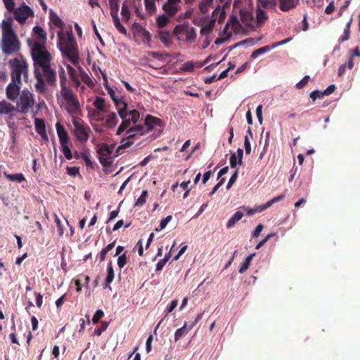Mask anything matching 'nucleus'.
I'll return each instance as SVG.
<instances>
[{"instance_id": "1", "label": "nucleus", "mask_w": 360, "mask_h": 360, "mask_svg": "<svg viewBox=\"0 0 360 360\" xmlns=\"http://www.w3.org/2000/svg\"><path fill=\"white\" fill-rule=\"evenodd\" d=\"M122 122L118 127L117 130V134L120 135L123 133L125 130L126 138L123 139L121 141L122 146L123 148H129L133 144V141L130 139H134L137 135L143 136L151 131L155 126H161L162 120L158 117H154L150 115H148L143 124H135L131 127L132 122L129 118H122Z\"/></svg>"}, {"instance_id": "2", "label": "nucleus", "mask_w": 360, "mask_h": 360, "mask_svg": "<svg viewBox=\"0 0 360 360\" xmlns=\"http://www.w3.org/2000/svg\"><path fill=\"white\" fill-rule=\"evenodd\" d=\"M13 18L11 17L3 20L1 23L2 38L1 47L2 51L6 55L18 52L20 49V42L12 27Z\"/></svg>"}, {"instance_id": "3", "label": "nucleus", "mask_w": 360, "mask_h": 360, "mask_svg": "<svg viewBox=\"0 0 360 360\" xmlns=\"http://www.w3.org/2000/svg\"><path fill=\"white\" fill-rule=\"evenodd\" d=\"M58 46L63 57H66L73 65L79 63V51L72 30L58 32Z\"/></svg>"}, {"instance_id": "4", "label": "nucleus", "mask_w": 360, "mask_h": 360, "mask_svg": "<svg viewBox=\"0 0 360 360\" xmlns=\"http://www.w3.org/2000/svg\"><path fill=\"white\" fill-rule=\"evenodd\" d=\"M27 42L31 46L32 56L35 70H37V67L43 68L51 65V56L46 49L45 45L43 43L31 42L30 40Z\"/></svg>"}, {"instance_id": "5", "label": "nucleus", "mask_w": 360, "mask_h": 360, "mask_svg": "<svg viewBox=\"0 0 360 360\" xmlns=\"http://www.w3.org/2000/svg\"><path fill=\"white\" fill-rule=\"evenodd\" d=\"M11 69V82L21 84V76L23 75L26 79L28 75V65L22 56L20 58H14L9 61Z\"/></svg>"}, {"instance_id": "6", "label": "nucleus", "mask_w": 360, "mask_h": 360, "mask_svg": "<svg viewBox=\"0 0 360 360\" xmlns=\"http://www.w3.org/2000/svg\"><path fill=\"white\" fill-rule=\"evenodd\" d=\"M173 34L176 37L179 41L185 39L186 41L189 43L193 42L197 37L195 29L191 27L188 22L177 25L174 28Z\"/></svg>"}, {"instance_id": "7", "label": "nucleus", "mask_w": 360, "mask_h": 360, "mask_svg": "<svg viewBox=\"0 0 360 360\" xmlns=\"http://www.w3.org/2000/svg\"><path fill=\"white\" fill-rule=\"evenodd\" d=\"M60 95L65 101V110L70 114H75L80 110V104L77 96L74 94L71 89L60 91Z\"/></svg>"}, {"instance_id": "8", "label": "nucleus", "mask_w": 360, "mask_h": 360, "mask_svg": "<svg viewBox=\"0 0 360 360\" xmlns=\"http://www.w3.org/2000/svg\"><path fill=\"white\" fill-rule=\"evenodd\" d=\"M72 124L75 127L74 134L81 142H86L91 131L90 127L80 118L73 117Z\"/></svg>"}, {"instance_id": "9", "label": "nucleus", "mask_w": 360, "mask_h": 360, "mask_svg": "<svg viewBox=\"0 0 360 360\" xmlns=\"http://www.w3.org/2000/svg\"><path fill=\"white\" fill-rule=\"evenodd\" d=\"M34 104V99L33 95L27 89L22 90L18 103L19 111L22 114H26Z\"/></svg>"}, {"instance_id": "10", "label": "nucleus", "mask_w": 360, "mask_h": 360, "mask_svg": "<svg viewBox=\"0 0 360 360\" xmlns=\"http://www.w3.org/2000/svg\"><path fill=\"white\" fill-rule=\"evenodd\" d=\"M12 12H13L14 18L20 23L25 22L30 16L34 15L33 11L25 4L15 9L14 8Z\"/></svg>"}, {"instance_id": "11", "label": "nucleus", "mask_w": 360, "mask_h": 360, "mask_svg": "<svg viewBox=\"0 0 360 360\" xmlns=\"http://www.w3.org/2000/svg\"><path fill=\"white\" fill-rule=\"evenodd\" d=\"M181 0H166L162 5V10L170 18L174 16L181 9Z\"/></svg>"}, {"instance_id": "12", "label": "nucleus", "mask_w": 360, "mask_h": 360, "mask_svg": "<svg viewBox=\"0 0 360 360\" xmlns=\"http://www.w3.org/2000/svg\"><path fill=\"white\" fill-rule=\"evenodd\" d=\"M20 90V84L18 82H11L6 89L7 98L11 101H15L19 95Z\"/></svg>"}, {"instance_id": "13", "label": "nucleus", "mask_w": 360, "mask_h": 360, "mask_svg": "<svg viewBox=\"0 0 360 360\" xmlns=\"http://www.w3.org/2000/svg\"><path fill=\"white\" fill-rule=\"evenodd\" d=\"M99 160L100 162L104 166H108L111 164V158L108 156L110 154V150L107 144H103V147L99 150Z\"/></svg>"}, {"instance_id": "14", "label": "nucleus", "mask_w": 360, "mask_h": 360, "mask_svg": "<svg viewBox=\"0 0 360 360\" xmlns=\"http://www.w3.org/2000/svg\"><path fill=\"white\" fill-rule=\"evenodd\" d=\"M42 72L47 83L50 86H55L56 82V72L51 68V65L43 68Z\"/></svg>"}, {"instance_id": "15", "label": "nucleus", "mask_w": 360, "mask_h": 360, "mask_svg": "<svg viewBox=\"0 0 360 360\" xmlns=\"http://www.w3.org/2000/svg\"><path fill=\"white\" fill-rule=\"evenodd\" d=\"M56 128L60 145L68 144L69 136L64 127L60 124V123L57 122L56 124Z\"/></svg>"}, {"instance_id": "16", "label": "nucleus", "mask_w": 360, "mask_h": 360, "mask_svg": "<svg viewBox=\"0 0 360 360\" xmlns=\"http://www.w3.org/2000/svg\"><path fill=\"white\" fill-rule=\"evenodd\" d=\"M288 41H289V39L283 40V41H280L278 43L273 44L272 46H264L261 47V48H259L258 49H256L255 51H254L252 53V54L250 56V58H252V59H255V58H257L259 55L269 51L271 49L275 48V47H276L278 45L285 44Z\"/></svg>"}, {"instance_id": "17", "label": "nucleus", "mask_w": 360, "mask_h": 360, "mask_svg": "<svg viewBox=\"0 0 360 360\" xmlns=\"http://www.w3.org/2000/svg\"><path fill=\"white\" fill-rule=\"evenodd\" d=\"M114 103L120 117L126 118L128 116V104L122 98H119Z\"/></svg>"}, {"instance_id": "18", "label": "nucleus", "mask_w": 360, "mask_h": 360, "mask_svg": "<svg viewBox=\"0 0 360 360\" xmlns=\"http://www.w3.org/2000/svg\"><path fill=\"white\" fill-rule=\"evenodd\" d=\"M300 0H279V8L282 11H288L299 4Z\"/></svg>"}, {"instance_id": "19", "label": "nucleus", "mask_w": 360, "mask_h": 360, "mask_svg": "<svg viewBox=\"0 0 360 360\" xmlns=\"http://www.w3.org/2000/svg\"><path fill=\"white\" fill-rule=\"evenodd\" d=\"M134 26L136 27L137 34L142 38V41L148 44L151 40L150 32L139 24H134Z\"/></svg>"}, {"instance_id": "20", "label": "nucleus", "mask_w": 360, "mask_h": 360, "mask_svg": "<svg viewBox=\"0 0 360 360\" xmlns=\"http://www.w3.org/2000/svg\"><path fill=\"white\" fill-rule=\"evenodd\" d=\"M33 33L35 36L38 37V41L37 42L43 43L44 45L46 41V32L39 26H35L33 28ZM32 42L31 40H30ZM34 42H36L35 41Z\"/></svg>"}, {"instance_id": "21", "label": "nucleus", "mask_w": 360, "mask_h": 360, "mask_svg": "<svg viewBox=\"0 0 360 360\" xmlns=\"http://www.w3.org/2000/svg\"><path fill=\"white\" fill-rule=\"evenodd\" d=\"M352 23V18H350L349 21L347 22L345 27L344 29V33L338 39V43L342 44L345 41H347L350 38V34H351V25Z\"/></svg>"}, {"instance_id": "22", "label": "nucleus", "mask_w": 360, "mask_h": 360, "mask_svg": "<svg viewBox=\"0 0 360 360\" xmlns=\"http://www.w3.org/2000/svg\"><path fill=\"white\" fill-rule=\"evenodd\" d=\"M34 75L37 80V84H35V88L37 91L39 93H44L45 91V83L42 78L41 74L37 71V70H34Z\"/></svg>"}, {"instance_id": "23", "label": "nucleus", "mask_w": 360, "mask_h": 360, "mask_svg": "<svg viewBox=\"0 0 360 360\" xmlns=\"http://www.w3.org/2000/svg\"><path fill=\"white\" fill-rule=\"evenodd\" d=\"M107 272H108V274H107V277L105 279V284L104 288H110L109 285L112 282V281L115 278L114 269H113L112 264L111 262H110L108 264Z\"/></svg>"}, {"instance_id": "24", "label": "nucleus", "mask_w": 360, "mask_h": 360, "mask_svg": "<svg viewBox=\"0 0 360 360\" xmlns=\"http://www.w3.org/2000/svg\"><path fill=\"white\" fill-rule=\"evenodd\" d=\"M74 157L76 159H83L87 167H92V162L90 160L89 153L88 151H83L81 153L75 151L74 153Z\"/></svg>"}, {"instance_id": "25", "label": "nucleus", "mask_w": 360, "mask_h": 360, "mask_svg": "<svg viewBox=\"0 0 360 360\" xmlns=\"http://www.w3.org/2000/svg\"><path fill=\"white\" fill-rule=\"evenodd\" d=\"M93 105L99 111L106 112L108 110L105 101L103 97L96 96Z\"/></svg>"}, {"instance_id": "26", "label": "nucleus", "mask_w": 360, "mask_h": 360, "mask_svg": "<svg viewBox=\"0 0 360 360\" xmlns=\"http://www.w3.org/2000/svg\"><path fill=\"white\" fill-rule=\"evenodd\" d=\"M117 117L115 112H111L105 117V124L109 128H113L117 123Z\"/></svg>"}, {"instance_id": "27", "label": "nucleus", "mask_w": 360, "mask_h": 360, "mask_svg": "<svg viewBox=\"0 0 360 360\" xmlns=\"http://www.w3.org/2000/svg\"><path fill=\"white\" fill-rule=\"evenodd\" d=\"M15 110V107L10 103L3 101L0 102V114L7 115Z\"/></svg>"}, {"instance_id": "28", "label": "nucleus", "mask_w": 360, "mask_h": 360, "mask_svg": "<svg viewBox=\"0 0 360 360\" xmlns=\"http://www.w3.org/2000/svg\"><path fill=\"white\" fill-rule=\"evenodd\" d=\"M240 20L247 25H249V22L252 21L254 19L252 13L251 12L248 11V10L243 9H241L240 11Z\"/></svg>"}, {"instance_id": "29", "label": "nucleus", "mask_w": 360, "mask_h": 360, "mask_svg": "<svg viewBox=\"0 0 360 360\" xmlns=\"http://www.w3.org/2000/svg\"><path fill=\"white\" fill-rule=\"evenodd\" d=\"M4 176L10 181L18 183H21L25 180L24 175L22 173L11 174L6 172H4Z\"/></svg>"}, {"instance_id": "30", "label": "nucleus", "mask_w": 360, "mask_h": 360, "mask_svg": "<svg viewBox=\"0 0 360 360\" xmlns=\"http://www.w3.org/2000/svg\"><path fill=\"white\" fill-rule=\"evenodd\" d=\"M243 217V212H241L240 211L236 212L233 214V216L229 219V221L226 224L227 229H230V228L233 227L236 222H238V221H240L242 219Z\"/></svg>"}, {"instance_id": "31", "label": "nucleus", "mask_w": 360, "mask_h": 360, "mask_svg": "<svg viewBox=\"0 0 360 360\" xmlns=\"http://www.w3.org/2000/svg\"><path fill=\"white\" fill-rule=\"evenodd\" d=\"M191 328H192V326L190 328H187L186 323H185L184 325L181 328H178L176 330V332L174 333V340L176 342L180 338H181L183 336L186 335L188 333L190 329H191Z\"/></svg>"}, {"instance_id": "32", "label": "nucleus", "mask_w": 360, "mask_h": 360, "mask_svg": "<svg viewBox=\"0 0 360 360\" xmlns=\"http://www.w3.org/2000/svg\"><path fill=\"white\" fill-rule=\"evenodd\" d=\"M112 18L113 20V24H114L115 28L117 30V31L124 35H127V31L126 28L121 24V22L120 21L119 16L118 15L112 16Z\"/></svg>"}, {"instance_id": "33", "label": "nucleus", "mask_w": 360, "mask_h": 360, "mask_svg": "<svg viewBox=\"0 0 360 360\" xmlns=\"http://www.w3.org/2000/svg\"><path fill=\"white\" fill-rule=\"evenodd\" d=\"M59 79H60V91H63L64 89H68L69 87L67 86V77L65 70L63 68H60L59 72Z\"/></svg>"}, {"instance_id": "34", "label": "nucleus", "mask_w": 360, "mask_h": 360, "mask_svg": "<svg viewBox=\"0 0 360 360\" xmlns=\"http://www.w3.org/2000/svg\"><path fill=\"white\" fill-rule=\"evenodd\" d=\"M34 126L36 131L38 134H45L46 125L43 119L35 118Z\"/></svg>"}, {"instance_id": "35", "label": "nucleus", "mask_w": 360, "mask_h": 360, "mask_svg": "<svg viewBox=\"0 0 360 360\" xmlns=\"http://www.w3.org/2000/svg\"><path fill=\"white\" fill-rule=\"evenodd\" d=\"M214 23H215V19L210 20V22L207 25H203L201 27L200 34L202 35L209 34L212 31L214 26Z\"/></svg>"}, {"instance_id": "36", "label": "nucleus", "mask_w": 360, "mask_h": 360, "mask_svg": "<svg viewBox=\"0 0 360 360\" xmlns=\"http://www.w3.org/2000/svg\"><path fill=\"white\" fill-rule=\"evenodd\" d=\"M50 20L54 26L60 28V30H63L65 23L56 14L51 13Z\"/></svg>"}, {"instance_id": "37", "label": "nucleus", "mask_w": 360, "mask_h": 360, "mask_svg": "<svg viewBox=\"0 0 360 360\" xmlns=\"http://www.w3.org/2000/svg\"><path fill=\"white\" fill-rule=\"evenodd\" d=\"M267 15L266 13V12L258 8L256 11V18H257V22L259 26H260L264 22V20H266L267 19Z\"/></svg>"}, {"instance_id": "38", "label": "nucleus", "mask_w": 360, "mask_h": 360, "mask_svg": "<svg viewBox=\"0 0 360 360\" xmlns=\"http://www.w3.org/2000/svg\"><path fill=\"white\" fill-rule=\"evenodd\" d=\"M214 0H202L199 4V9L202 14L208 12L209 7L213 4Z\"/></svg>"}, {"instance_id": "39", "label": "nucleus", "mask_w": 360, "mask_h": 360, "mask_svg": "<svg viewBox=\"0 0 360 360\" xmlns=\"http://www.w3.org/2000/svg\"><path fill=\"white\" fill-rule=\"evenodd\" d=\"M169 22V16L166 13L160 15L156 18L157 25L160 28L165 27Z\"/></svg>"}, {"instance_id": "40", "label": "nucleus", "mask_w": 360, "mask_h": 360, "mask_svg": "<svg viewBox=\"0 0 360 360\" xmlns=\"http://www.w3.org/2000/svg\"><path fill=\"white\" fill-rule=\"evenodd\" d=\"M111 16L118 15L120 8L119 0H109Z\"/></svg>"}, {"instance_id": "41", "label": "nucleus", "mask_w": 360, "mask_h": 360, "mask_svg": "<svg viewBox=\"0 0 360 360\" xmlns=\"http://www.w3.org/2000/svg\"><path fill=\"white\" fill-rule=\"evenodd\" d=\"M353 66H354L353 59H352V56H351L349 58L347 64H342L340 66V68L338 69V75L340 77L342 76L345 72V70H346L347 67L351 70L353 68Z\"/></svg>"}, {"instance_id": "42", "label": "nucleus", "mask_w": 360, "mask_h": 360, "mask_svg": "<svg viewBox=\"0 0 360 360\" xmlns=\"http://www.w3.org/2000/svg\"><path fill=\"white\" fill-rule=\"evenodd\" d=\"M159 38L165 45H169L171 43L170 33L168 31H160L159 32Z\"/></svg>"}, {"instance_id": "43", "label": "nucleus", "mask_w": 360, "mask_h": 360, "mask_svg": "<svg viewBox=\"0 0 360 360\" xmlns=\"http://www.w3.org/2000/svg\"><path fill=\"white\" fill-rule=\"evenodd\" d=\"M121 15L124 22H127L129 20L131 13L128 6L125 4V3L122 4Z\"/></svg>"}, {"instance_id": "44", "label": "nucleus", "mask_w": 360, "mask_h": 360, "mask_svg": "<svg viewBox=\"0 0 360 360\" xmlns=\"http://www.w3.org/2000/svg\"><path fill=\"white\" fill-rule=\"evenodd\" d=\"M128 115L133 124H136L140 118L139 112L135 109L128 110Z\"/></svg>"}, {"instance_id": "45", "label": "nucleus", "mask_w": 360, "mask_h": 360, "mask_svg": "<svg viewBox=\"0 0 360 360\" xmlns=\"http://www.w3.org/2000/svg\"><path fill=\"white\" fill-rule=\"evenodd\" d=\"M148 193L147 190L143 191L141 196L136 200L135 205L143 206L146 203V198L148 197Z\"/></svg>"}, {"instance_id": "46", "label": "nucleus", "mask_w": 360, "mask_h": 360, "mask_svg": "<svg viewBox=\"0 0 360 360\" xmlns=\"http://www.w3.org/2000/svg\"><path fill=\"white\" fill-rule=\"evenodd\" d=\"M258 2L264 8H274L276 6L274 0H260Z\"/></svg>"}, {"instance_id": "47", "label": "nucleus", "mask_w": 360, "mask_h": 360, "mask_svg": "<svg viewBox=\"0 0 360 360\" xmlns=\"http://www.w3.org/2000/svg\"><path fill=\"white\" fill-rule=\"evenodd\" d=\"M61 148L65 158L69 160H72L73 155L68 144L61 146Z\"/></svg>"}, {"instance_id": "48", "label": "nucleus", "mask_w": 360, "mask_h": 360, "mask_svg": "<svg viewBox=\"0 0 360 360\" xmlns=\"http://www.w3.org/2000/svg\"><path fill=\"white\" fill-rule=\"evenodd\" d=\"M108 326V323L106 321L102 322L101 326L100 327H97L95 328L94 331V335L100 336L103 331H105Z\"/></svg>"}, {"instance_id": "49", "label": "nucleus", "mask_w": 360, "mask_h": 360, "mask_svg": "<svg viewBox=\"0 0 360 360\" xmlns=\"http://www.w3.org/2000/svg\"><path fill=\"white\" fill-rule=\"evenodd\" d=\"M103 316H104V312L102 310H101V309L97 310L92 318L93 323L94 324L98 323V321H100V319L103 317Z\"/></svg>"}, {"instance_id": "50", "label": "nucleus", "mask_w": 360, "mask_h": 360, "mask_svg": "<svg viewBox=\"0 0 360 360\" xmlns=\"http://www.w3.org/2000/svg\"><path fill=\"white\" fill-rule=\"evenodd\" d=\"M310 98L314 101L317 98H322L324 96L323 91L314 90L309 94Z\"/></svg>"}, {"instance_id": "51", "label": "nucleus", "mask_w": 360, "mask_h": 360, "mask_svg": "<svg viewBox=\"0 0 360 360\" xmlns=\"http://www.w3.org/2000/svg\"><path fill=\"white\" fill-rule=\"evenodd\" d=\"M67 173L72 176H75L79 174V167H66Z\"/></svg>"}, {"instance_id": "52", "label": "nucleus", "mask_w": 360, "mask_h": 360, "mask_svg": "<svg viewBox=\"0 0 360 360\" xmlns=\"http://www.w3.org/2000/svg\"><path fill=\"white\" fill-rule=\"evenodd\" d=\"M3 1L4 3L5 7L8 11L11 12L14 10L15 2L13 0H3Z\"/></svg>"}, {"instance_id": "53", "label": "nucleus", "mask_w": 360, "mask_h": 360, "mask_svg": "<svg viewBox=\"0 0 360 360\" xmlns=\"http://www.w3.org/2000/svg\"><path fill=\"white\" fill-rule=\"evenodd\" d=\"M310 77L309 75L304 76L302 79L296 84V87L299 89L303 88L309 81Z\"/></svg>"}, {"instance_id": "54", "label": "nucleus", "mask_w": 360, "mask_h": 360, "mask_svg": "<svg viewBox=\"0 0 360 360\" xmlns=\"http://www.w3.org/2000/svg\"><path fill=\"white\" fill-rule=\"evenodd\" d=\"M231 25L233 29H236L237 27L240 26L239 21L236 16L232 15L229 20V22H227Z\"/></svg>"}, {"instance_id": "55", "label": "nucleus", "mask_w": 360, "mask_h": 360, "mask_svg": "<svg viewBox=\"0 0 360 360\" xmlns=\"http://www.w3.org/2000/svg\"><path fill=\"white\" fill-rule=\"evenodd\" d=\"M244 147H245V153L248 154V155L250 154V153H251V145H250V139H249V136H245Z\"/></svg>"}, {"instance_id": "56", "label": "nucleus", "mask_w": 360, "mask_h": 360, "mask_svg": "<svg viewBox=\"0 0 360 360\" xmlns=\"http://www.w3.org/2000/svg\"><path fill=\"white\" fill-rule=\"evenodd\" d=\"M127 264V257L125 254H123L120 256H119L117 259V265L118 266L122 269L124 266V265Z\"/></svg>"}, {"instance_id": "57", "label": "nucleus", "mask_w": 360, "mask_h": 360, "mask_svg": "<svg viewBox=\"0 0 360 360\" xmlns=\"http://www.w3.org/2000/svg\"><path fill=\"white\" fill-rule=\"evenodd\" d=\"M172 215H168L165 219H162L160 223V229H164L167 226V224L172 220Z\"/></svg>"}, {"instance_id": "58", "label": "nucleus", "mask_w": 360, "mask_h": 360, "mask_svg": "<svg viewBox=\"0 0 360 360\" xmlns=\"http://www.w3.org/2000/svg\"><path fill=\"white\" fill-rule=\"evenodd\" d=\"M275 233H270L267 235L262 241H260L257 245L256 249L259 250L260 248H262L271 237L274 236Z\"/></svg>"}, {"instance_id": "59", "label": "nucleus", "mask_w": 360, "mask_h": 360, "mask_svg": "<svg viewBox=\"0 0 360 360\" xmlns=\"http://www.w3.org/2000/svg\"><path fill=\"white\" fill-rule=\"evenodd\" d=\"M238 178V171H236L234 174H232L231 178L229 179V181L227 184L226 188L229 189L232 185L236 182Z\"/></svg>"}, {"instance_id": "60", "label": "nucleus", "mask_w": 360, "mask_h": 360, "mask_svg": "<svg viewBox=\"0 0 360 360\" xmlns=\"http://www.w3.org/2000/svg\"><path fill=\"white\" fill-rule=\"evenodd\" d=\"M256 114L258 119V121L260 124H262V105H259L256 108Z\"/></svg>"}, {"instance_id": "61", "label": "nucleus", "mask_w": 360, "mask_h": 360, "mask_svg": "<svg viewBox=\"0 0 360 360\" xmlns=\"http://www.w3.org/2000/svg\"><path fill=\"white\" fill-rule=\"evenodd\" d=\"M237 164H238V163L237 162L236 154L235 153H233L231 154V157H230V165L232 168H235L236 167Z\"/></svg>"}, {"instance_id": "62", "label": "nucleus", "mask_w": 360, "mask_h": 360, "mask_svg": "<svg viewBox=\"0 0 360 360\" xmlns=\"http://www.w3.org/2000/svg\"><path fill=\"white\" fill-rule=\"evenodd\" d=\"M225 179L224 178L221 179L220 181L214 186L212 191L210 193V195H212L214 193L217 192V191L223 185Z\"/></svg>"}, {"instance_id": "63", "label": "nucleus", "mask_w": 360, "mask_h": 360, "mask_svg": "<svg viewBox=\"0 0 360 360\" xmlns=\"http://www.w3.org/2000/svg\"><path fill=\"white\" fill-rule=\"evenodd\" d=\"M167 262V258H163L160 259L156 264V271H160L163 269L164 266Z\"/></svg>"}, {"instance_id": "64", "label": "nucleus", "mask_w": 360, "mask_h": 360, "mask_svg": "<svg viewBox=\"0 0 360 360\" xmlns=\"http://www.w3.org/2000/svg\"><path fill=\"white\" fill-rule=\"evenodd\" d=\"M271 206V203H269L268 202H266L265 204L264 205H259V206H257L256 207H255V210H256V213L257 212H263L264 210L267 209L268 207H269Z\"/></svg>"}]
</instances>
